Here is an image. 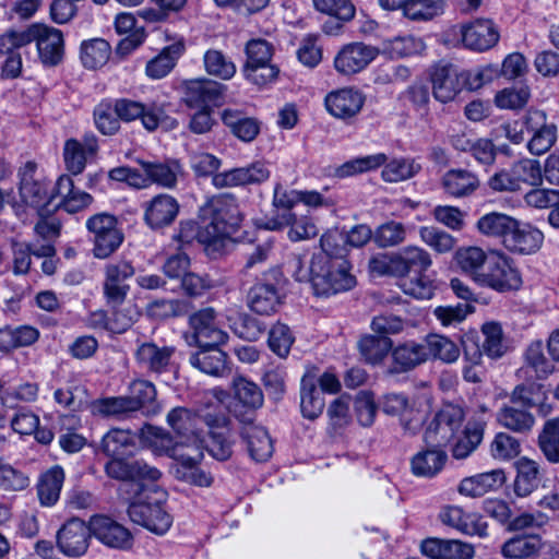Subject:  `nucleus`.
<instances>
[{"mask_svg":"<svg viewBox=\"0 0 559 559\" xmlns=\"http://www.w3.org/2000/svg\"><path fill=\"white\" fill-rule=\"evenodd\" d=\"M290 226L288 237L293 241H300L314 237L318 233L316 225L307 217H296L293 213H285L267 222L266 229L277 230Z\"/></svg>","mask_w":559,"mask_h":559,"instance_id":"nucleus-37","label":"nucleus"},{"mask_svg":"<svg viewBox=\"0 0 559 559\" xmlns=\"http://www.w3.org/2000/svg\"><path fill=\"white\" fill-rule=\"evenodd\" d=\"M132 403L127 395L99 399L93 402L92 412L103 417L124 418L135 412Z\"/></svg>","mask_w":559,"mask_h":559,"instance_id":"nucleus-56","label":"nucleus"},{"mask_svg":"<svg viewBox=\"0 0 559 559\" xmlns=\"http://www.w3.org/2000/svg\"><path fill=\"white\" fill-rule=\"evenodd\" d=\"M29 484L27 474L0 457V490L5 492L23 491Z\"/></svg>","mask_w":559,"mask_h":559,"instance_id":"nucleus-62","label":"nucleus"},{"mask_svg":"<svg viewBox=\"0 0 559 559\" xmlns=\"http://www.w3.org/2000/svg\"><path fill=\"white\" fill-rule=\"evenodd\" d=\"M233 389L236 400L245 407L258 409L263 405V393L254 382L242 377H237L233 381Z\"/></svg>","mask_w":559,"mask_h":559,"instance_id":"nucleus-59","label":"nucleus"},{"mask_svg":"<svg viewBox=\"0 0 559 559\" xmlns=\"http://www.w3.org/2000/svg\"><path fill=\"white\" fill-rule=\"evenodd\" d=\"M385 162L386 156L383 153L358 157L334 167L332 175L337 178H346L376 169Z\"/></svg>","mask_w":559,"mask_h":559,"instance_id":"nucleus-55","label":"nucleus"},{"mask_svg":"<svg viewBox=\"0 0 559 559\" xmlns=\"http://www.w3.org/2000/svg\"><path fill=\"white\" fill-rule=\"evenodd\" d=\"M447 194L453 198H465L473 194L479 187L478 177L467 169H450L441 180Z\"/></svg>","mask_w":559,"mask_h":559,"instance_id":"nucleus-34","label":"nucleus"},{"mask_svg":"<svg viewBox=\"0 0 559 559\" xmlns=\"http://www.w3.org/2000/svg\"><path fill=\"white\" fill-rule=\"evenodd\" d=\"M225 90L223 84L212 80H192L187 84L186 103L189 107L216 105L222 99Z\"/></svg>","mask_w":559,"mask_h":559,"instance_id":"nucleus-31","label":"nucleus"},{"mask_svg":"<svg viewBox=\"0 0 559 559\" xmlns=\"http://www.w3.org/2000/svg\"><path fill=\"white\" fill-rule=\"evenodd\" d=\"M128 515L132 522L157 535H164L173 524V516L165 510L162 499L153 502L146 499L131 503Z\"/></svg>","mask_w":559,"mask_h":559,"instance_id":"nucleus-8","label":"nucleus"},{"mask_svg":"<svg viewBox=\"0 0 559 559\" xmlns=\"http://www.w3.org/2000/svg\"><path fill=\"white\" fill-rule=\"evenodd\" d=\"M140 440L144 447L152 449L156 454H166L170 457H173L178 443L174 441L169 432L152 425H145L141 429Z\"/></svg>","mask_w":559,"mask_h":559,"instance_id":"nucleus-51","label":"nucleus"},{"mask_svg":"<svg viewBox=\"0 0 559 559\" xmlns=\"http://www.w3.org/2000/svg\"><path fill=\"white\" fill-rule=\"evenodd\" d=\"M111 55V47L104 38H92L82 41L80 59L84 68L96 70L104 67Z\"/></svg>","mask_w":559,"mask_h":559,"instance_id":"nucleus-46","label":"nucleus"},{"mask_svg":"<svg viewBox=\"0 0 559 559\" xmlns=\"http://www.w3.org/2000/svg\"><path fill=\"white\" fill-rule=\"evenodd\" d=\"M352 407L361 427H371L373 425L379 405L376 404L371 392H359L355 400L352 401Z\"/></svg>","mask_w":559,"mask_h":559,"instance_id":"nucleus-64","label":"nucleus"},{"mask_svg":"<svg viewBox=\"0 0 559 559\" xmlns=\"http://www.w3.org/2000/svg\"><path fill=\"white\" fill-rule=\"evenodd\" d=\"M280 305L281 296L273 284L258 283L248 293V306L258 314L270 316Z\"/></svg>","mask_w":559,"mask_h":559,"instance_id":"nucleus-36","label":"nucleus"},{"mask_svg":"<svg viewBox=\"0 0 559 559\" xmlns=\"http://www.w3.org/2000/svg\"><path fill=\"white\" fill-rule=\"evenodd\" d=\"M134 275V267L128 261L109 263L105 267L104 295L112 306L121 305L129 290L127 283Z\"/></svg>","mask_w":559,"mask_h":559,"instance_id":"nucleus-16","label":"nucleus"},{"mask_svg":"<svg viewBox=\"0 0 559 559\" xmlns=\"http://www.w3.org/2000/svg\"><path fill=\"white\" fill-rule=\"evenodd\" d=\"M183 50L185 46L182 43H175L165 47L159 55L146 63V75L154 80L166 76L175 67L177 59L182 55Z\"/></svg>","mask_w":559,"mask_h":559,"instance_id":"nucleus-48","label":"nucleus"},{"mask_svg":"<svg viewBox=\"0 0 559 559\" xmlns=\"http://www.w3.org/2000/svg\"><path fill=\"white\" fill-rule=\"evenodd\" d=\"M365 103L364 94L353 87H345L331 92L325 97L328 111L340 119H347L356 116Z\"/></svg>","mask_w":559,"mask_h":559,"instance_id":"nucleus-23","label":"nucleus"},{"mask_svg":"<svg viewBox=\"0 0 559 559\" xmlns=\"http://www.w3.org/2000/svg\"><path fill=\"white\" fill-rule=\"evenodd\" d=\"M440 522L457 532L469 536H487V524L477 513L467 512L462 507L448 504L441 508Z\"/></svg>","mask_w":559,"mask_h":559,"instance_id":"nucleus-18","label":"nucleus"},{"mask_svg":"<svg viewBox=\"0 0 559 559\" xmlns=\"http://www.w3.org/2000/svg\"><path fill=\"white\" fill-rule=\"evenodd\" d=\"M120 120L130 122L141 119L142 124L148 131L155 130L165 121L162 110L157 108H146L142 103L121 98L114 104Z\"/></svg>","mask_w":559,"mask_h":559,"instance_id":"nucleus-26","label":"nucleus"},{"mask_svg":"<svg viewBox=\"0 0 559 559\" xmlns=\"http://www.w3.org/2000/svg\"><path fill=\"white\" fill-rule=\"evenodd\" d=\"M543 239V233L537 228L515 219V226L511 228L503 246L510 251L530 254L539 249Z\"/></svg>","mask_w":559,"mask_h":559,"instance_id":"nucleus-30","label":"nucleus"},{"mask_svg":"<svg viewBox=\"0 0 559 559\" xmlns=\"http://www.w3.org/2000/svg\"><path fill=\"white\" fill-rule=\"evenodd\" d=\"M425 350L423 343L414 341L392 347L393 371L405 372L425 362L427 360Z\"/></svg>","mask_w":559,"mask_h":559,"instance_id":"nucleus-41","label":"nucleus"},{"mask_svg":"<svg viewBox=\"0 0 559 559\" xmlns=\"http://www.w3.org/2000/svg\"><path fill=\"white\" fill-rule=\"evenodd\" d=\"M91 530L93 536L108 548L129 550L133 546V536L131 532L109 516H92Z\"/></svg>","mask_w":559,"mask_h":559,"instance_id":"nucleus-13","label":"nucleus"},{"mask_svg":"<svg viewBox=\"0 0 559 559\" xmlns=\"http://www.w3.org/2000/svg\"><path fill=\"white\" fill-rule=\"evenodd\" d=\"M464 411L453 404H445L438 411L427 427L424 440L432 448H444L462 431Z\"/></svg>","mask_w":559,"mask_h":559,"instance_id":"nucleus-3","label":"nucleus"},{"mask_svg":"<svg viewBox=\"0 0 559 559\" xmlns=\"http://www.w3.org/2000/svg\"><path fill=\"white\" fill-rule=\"evenodd\" d=\"M129 401L135 412L141 411L146 416L156 415L160 412V406L156 401L155 385L146 380H135L129 386Z\"/></svg>","mask_w":559,"mask_h":559,"instance_id":"nucleus-38","label":"nucleus"},{"mask_svg":"<svg viewBox=\"0 0 559 559\" xmlns=\"http://www.w3.org/2000/svg\"><path fill=\"white\" fill-rule=\"evenodd\" d=\"M205 72L214 78L227 81L236 74L234 61L218 49H209L203 56Z\"/></svg>","mask_w":559,"mask_h":559,"instance_id":"nucleus-53","label":"nucleus"},{"mask_svg":"<svg viewBox=\"0 0 559 559\" xmlns=\"http://www.w3.org/2000/svg\"><path fill=\"white\" fill-rule=\"evenodd\" d=\"M426 358L440 359L444 362H454L460 356V349L450 338L439 335H428L424 343Z\"/></svg>","mask_w":559,"mask_h":559,"instance_id":"nucleus-52","label":"nucleus"},{"mask_svg":"<svg viewBox=\"0 0 559 559\" xmlns=\"http://www.w3.org/2000/svg\"><path fill=\"white\" fill-rule=\"evenodd\" d=\"M175 353V346H158L154 342H144L135 352V360L146 371L162 374L170 370Z\"/></svg>","mask_w":559,"mask_h":559,"instance_id":"nucleus-19","label":"nucleus"},{"mask_svg":"<svg viewBox=\"0 0 559 559\" xmlns=\"http://www.w3.org/2000/svg\"><path fill=\"white\" fill-rule=\"evenodd\" d=\"M383 9L402 10L403 14L415 21H427L443 11V0H379Z\"/></svg>","mask_w":559,"mask_h":559,"instance_id":"nucleus-27","label":"nucleus"},{"mask_svg":"<svg viewBox=\"0 0 559 559\" xmlns=\"http://www.w3.org/2000/svg\"><path fill=\"white\" fill-rule=\"evenodd\" d=\"M200 218L203 224L200 242L215 246L237 230L242 221V214L235 197L219 194L209 199L200 207Z\"/></svg>","mask_w":559,"mask_h":559,"instance_id":"nucleus-2","label":"nucleus"},{"mask_svg":"<svg viewBox=\"0 0 559 559\" xmlns=\"http://www.w3.org/2000/svg\"><path fill=\"white\" fill-rule=\"evenodd\" d=\"M423 554L431 559H472L474 546L459 539L428 538L421 544Z\"/></svg>","mask_w":559,"mask_h":559,"instance_id":"nucleus-24","label":"nucleus"},{"mask_svg":"<svg viewBox=\"0 0 559 559\" xmlns=\"http://www.w3.org/2000/svg\"><path fill=\"white\" fill-rule=\"evenodd\" d=\"M464 46L475 51H486L499 40V32L491 20L477 19L462 26Z\"/></svg>","mask_w":559,"mask_h":559,"instance_id":"nucleus-21","label":"nucleus"},{"mask_svg":"<svg viewBox=\"0 0 559 559\" xmlns=\"http://www.w3.org/2000/svg\"><path fill=\"white\" fill-rule=\"evenodd\" d=\"M64 481V471L55 465L45 472L37 484V495L41 506L51 507L59 500Z\"/></svg>","mask_w":559,"mask_h":559,"instance_id":"nucleus-42","label":"nucleus"},{"mask_svg":"<svg viewBox=\"0 0 559 559\" xmlns=\"http://www.w3.org/2000/svg\"><path fill=\"white\" fill-rule=\"evenodd\" d=\"M142 169L148 178V182L157 183L165 188H173L177 183L179 165L177 163L141 162Z\"/></svg>","mask_w":559,"mask_h":559,"instance_id":"nucleus-58","label":"nucleus"},{"mask_svg":"<svg viewBox=\"0 0 559 559\" xmlns=\"http://www.w3.org/2000/svg\"><path fill=\"white\" fill-rule=\"evenodd\" d=\"M179 212L177 200L169 194H158L146 203L144 219L153 228L170 225Z\"/></svg>","mask_w":559,"mask_h":559,"instance_id":"nucleus-28","label":"nucleus"},{"mask_svg":"<svg viewBox=\"0 0 559 559\" xmlns=\"http://www.w3.org/2000/svg\"><path fill=\"white\" fill-rule=\"evenodd\" d=\"M91 536V521L86 524L79 518H72L58 530L56 544L66 557L78 558L87 551Z\"/></svg>","mask_w":559,"mask_h":559,"instance_id":"nucleus-7","label":"nucleus"},{"mask_svg":"<svg viewBox=\"0 0 559 559\" xmlns=\"http://www.w3.org/2000/svg\"><path fill=\"white\" fill-rule=\"evenodd\" d=\"M86 228L92 235L94 255L98 259H106L111 255L123 241V234L114 215L107 213L95 214L86 221Z\"/></svg>","mask_w":559,"mask_h":559,"instance_id":"nucleus-4","label":"nucleus"},{"mask_svg":"<svg viewBox=\"0 0 559 559\" xmlns=\"http://www.w3.org/2000/svg\"><path fill=\"white\" fill-rule=\"evenodd\" d=\"M485 423L471 420L457 437L452 448V455L457 460L466 459L480 444L484 438Z\"/></svg>","mask_w":559,"mask_h":559,"instance_id":"nucleus-43","label":"nucleus"},{"mask_svg":"<svg viewBox=\"0 0 559 559\" xmlns=\"http://www.w3.org/2000/svg\"><path fill=\"white\" fill-rule=\"evenodd\" d=\"M497 420L502 427L518 433L528 432L535 424V417L530 408L515 405L514 402H507L501 406Z\"/></svg>","mask_w":559,"mask_h":559,"instance_id":"nucleus-33","label":"nucleus"},{"mask_svg":"<svg viewBox=\"0 0 559 559\" xmlns=\"http://www.w3.org/2000/svg\"><path fill=\"white\" fill-rule=\"evenodd\" d=\"M105 473L108 477L120 481H157L162 473L154 466L142 460H123L119 456L111 457L105 464Z\"/></svg>","mask_w":559,"mask_h":559,"instance_id":"nucleus-12","label":"nucleus"},{"mask_svg":"<svg viewBox=\"0 0 559 559\" xmlns=\"http://www.w3.org/2000/svg\"><path fill=\"white\" fill-rule=\"evenodd\" d=\"M53 191L56 192V198H60V201L53 205V210L62 207L68 213H78L88 207L93 202V197L78 189L72 178L68 175H62L58 178Z\"/></svg>","mask_w":559,"mask_h":559,"instance_id":"nucleus-25","label":"nucleus"},{"mask_svg":"<svg viewBox=\"0 0 559 559\" xmlns=\"http://www.w3.org/2000/svg\"><path fill=\"white\" fill-rule=\"evenodd\" d=\"M543 548V542L537 534H521L508 539L501 547L506 558L523 559L537 555Z\"/></svg>","mask_w":559,"mask_h":559,"instance_id":"nucleus-44","label":"nucleus"},{"mask_svg":"<svg viewBox=\"0 0 559 559\" xmlns=\"http://www.w3.org/2000/svg\"><path fill=\"white\" fill-rule=\"evenodd\" d=\"M514 226L515 218L499 212L485 214L476 223V228L480 234L499 238L503 245Z\"/></svg>","mask_w":559,"mask_h":559,"instance_id":"nucleus-49","label":"nucleus"},{"mask_svg":"<svg viewBox=\"0 0 559 559\" xmlns=\"http://www.w3.org/2000/svg\"><path fill=\"white\" fill-rule=\"evenodd\" d=\"M515 469L513 492L519 498L528 497L538 488L542 481V466L537 461L522 456L515 462Z\"/></svg>","mask_w":559,"mask_h":559,"instance_id":"nucleus-29","label":"nucleus"},{"mask_svg":"<svg viewBox=\"0 0 559 559\" xmlns=\"http://www.w3.org/2000/svg\"><path fill=\"white\" fill-rule=\"evenodd\" d=\"M510 169L520 190L522 189V185L538 186L542 183V167L536 159L522 158L513 163Z\"/></svg>","mask_w":559,"mask_h":559,"instance_id":"nucleus-60","label":"nucleus"},{"mask_svg":"<svg viewBox=\"0 0 559 559\" xmlns=\"http://www.w3.org/2000/svg\"><path fill=\"white\" fill-rule=\"evenodd\" d=\"M420 169V165L414 159L399 158L388 163L381 175L386 182H400L414 177Z\"/></svg>","mask_w":559,"mask_h":559,"instance_id":"nucleus-63","label":"nucleus"},{"mask_svg":"<svg viewBox=\"0 0 559 559\" xmlns=\"http://www.w3.org/2000/svg\"><path fill=\"white\" fill-rule=\"evenodd\" d=\"M484 274L479 275L478 284L499 292L518 289L522 284L519 271L502 254L489 255L488 265Z\"/></svg>","mask_w":559,"mask_h":559,"instance_id":"nucleus-9","label":"nucleus"},{"mask_svg":"<svg viewBox=\"0 0 559 559\" xmlns=\"http://www.w3.org/2000/svg\"><path fill=\"white\" fill-rule=\"evenodd\" d=\"M93 117L96 129L104 135H112L120 129V119L110 102L99 103L94 108Z\"/></svg>","mask_w":559,"mask_h":559,"instance_id":"nucleus-61","label":"nucleus"},{"mask_svg":"<svg viewBox=\"0 0 559 559\" xmlns=\"http://www.w3.org/2000/svg\"><path fill=\"white\" fill-rule=\"evenodd\" d=\"M221 118L230 132L242 142L253 141L260 132L259 121L239 110L224 109Z\"/></svg>","mask_w":559,"mask_h":559,"instance_id":"nucleus-40","label":"nucleus"},{"mask_svg":"<svg viewBox=\"0 0 559 559\" xmlns=\"http://www.w3.org/2000/svg\"><path fill=\"white\" fill-rule=\"evenodd\" d=\"M270 169L263 162H254L246 167L233 168L213 177L212 183L217 189L259 185L269 179Z\"/></svg>","mask_w":559,"mask_h":559,"instance_id":"nucleus-17","label":"nucleus"},{"mask_svg":"<svg viewBox=\"0 0 559 559\" xmlns=\"http://www.w3.org/2000/svg\"><path fill=\"white\" fill-rule=\"evenodd\" d=\"M484 341L481 349L476 344H473V352L468 345L464 348V354L474 365L480 364L483 353L490 358H500L507 352V345L503 340V331L497 322H486L481 326Z\"/></svg>","mask_w":559,"mask_h":559,"instance_id":"nucleus-20","label":"nucleus"},{"mask_svg":"<svg viewBox=\"0 0 559 559\" xmlns=\"http://www.w3.org/2000/svg\"><path fill=\"white\" fill-rule=\"evenodd\" d=\"M195 345H223L228 334L222 329L217 313L212 307L200 309L189 317Z\"/></svg>","mask_w":559,"mask_h":559,"instance_id":"nucleus-11","label":"nucleus"},{"mask_svg":"<svg viewBox=\"0 0 559 559\" xmlns=\"http://www.w3.org/2000/svg\"><path fill=\"white\" fill-rule=\"evenodd\" d=\"M430 254L423 248L408 246L395 253V276L404 277L409 272L424 273L431 265Z\"/></svg>","mask_w":559,"mask_h":559,"instance_id":"nucleus-35","label":"nucleus"},{"mask_svg":"<svg viewBox=\"0 0 559 559\" xmlns=\"http://www.w3.org/2000/svg\"><path fill=\"white\" fill-rule=\"evenodd\" d=\"M506 481V474L502 469H492L480 473L461 480L459 492L466 497H480L490 490L500 488Z\"/></svg>","mask_w":559,"mask_h":559,"instance_id":"nucleus-32","label":"nucleus"},{"mask_svg":"<svg viewBox=\"0 0 559 559\" xmlns=\"http://www.w3.org/2000/svg\"><path fill=\"white\" fill-rule=\"evenodd\" d=\"M250 456L257 462H264L273 453V443L269 432L261 426H248L242 431Z\"/></svg>","mask_w":559,"mask_h":559,"instance_id":"nucleus-47","label":"nucleus"},{"mask_svg":"<svg viewBox=\"0 0 559 559\" xmlns=\"http://www.w3.org/2000/svg\"><path fill=\"white\" fill-rule=\"evenodd\" d=\"M293 276L298 282L310 283L317 296L329 297L352 289L356 278L349 272L345 259H331L326 254H314L306 265L297 255L292 261Z\"/></svg>","mask_w":559,"mask_h":559,"instance_id":"nucleus-1","label":"nucleus"},{"mask_svg":"<svg viewBox=\"0 0 559 559\" xmlns=\"http://www.w3.org/2000/svg\"><path fill=\"white\" fill-rule=\"evenodd\" d=\"M36 43L38 56L46 66L58 64L63 57L64 40L60 29L46 24L29 25V44Z\"/></svg>","mask_w":559,"mask_h":559,"instance_id":"nucleus-10","label":"nucleus"},{"mask_svg":"<svg viewBox=\"0 0 559 559\" xmlns=\"http://www.w3.org/2000/svg\"><path fill=\"white\" fill-rule=\"evenodd\" d=\"M525 131L531 135L526 148L532 155L547 153L557 142L558 127L548 120V116L540 109H528L523 115Z\"/></svg>","mask_w":559,"mask_h":559,"instance_id":"nucleus-5","label":"nucleus"},{"mask_svg":"<svg viewBox=\"0 0 559 559\" xmlns=\"http://www.w3.org/2000/svg\"><path fill=\"white\" fill-rule=\"evenodd\" d=\"M445 460L447 454L442 448L428 445L426 450L419 451L412 457V473L418 477H433L443 468Z\"/></svg>","mask_w":559,"mask_h":559,"instance_id":"nucleus-39","label":"nucleus"},{"mask_svg":"<svg viewBox=\"0 0 559 559\" xmlns=\"http://www.w3.org/2000/svg\"><path fill=\"white\" fill-rule=\"evenodd\" d=\"M198 349L190 354L189 362L203 373L213 377H225L229 373L227 354L221 345H197Z\"/></svg>","mask_w":559,"mask_h":559,"instance_id":"nucleus-22","label":"nucleus"},{"mask_svg":"<svg viewBox=\"0 0 559 559\" xmlns=\"http://www.w3.org/2000/svg\"><path fill=\"white\" fill-rule=\"evenodd\" d=\"M432 94L441 103H449L465 88L462 71L451 63L436 64L430 74Z\"/></svg>","mask_w":559,"mask_h":559,"instance_id":"nucleus-15","label":"nucleus"},{"mask_svg":"<svg viewBox=\"0 0 559 559\" xmlns=\"http://www.w3.org/2000/svg\"><path fill=\"white\" fill-rule=\"evenodd\" d=\"M538 447L550 463H559V416L544 424L538 436Z\"/></svg>","mask_w":559,"mask_h":559,"instance_id":"nucleus-57","label":"nucleus"},{"mask_svg":"<svg viewBox=\"0 0 559 559\" xmlns=\"http://www.w3.org/2000/svg\"><path fill=\"white\" fill-rule=\"evenodd\" d=\"M324 405L322 393L317 389L313 379L304 377L300 389V411L302 416L313 420L322 414Z\"/></svg>","mask_w":559,"mask_h":559,"instance_id":"nucleus-50","label":"nucleus"},{"mask_svg":"<svg viewBox=\"0 0 559 559\" xmlns=\"http://www.w3.org/2000/svg\"><path fill=\"white\" fill-rule=\"evenodd\" d=\"M379 55V49L364 43L345 45L334 58L335 70L344 75L356 74L366 69Z\"/></svg>","mask_w":559,"mask_h":559,"instance_id":"nucleus-14","label":"nucleus"},{"mask_svg":"<svg viewBox=\"0 0 559 559\" xmlns=\"http://www.w3.org/2000/svg\"><path fill=\"white\" fill-rule=\"evenodd\" d=\"M392 346L393 342L388 336L365 335L358 342L360 355L372 365L381 362Z\"/></svg>","mask_w":559,"mask_h":559,"instance_id":"nucleus-54","label":"nucleus"},{"mask_svg":"<svg viewBox=\"0 0 559 559\" xmlns=\"http://www.w3.org/2000/svg\"><path fill=\"white\" fill-rule=\"evenodd\" d=\"M454 258L462 272L468 274L475 282L478 283L479 275H485L484 272L488 265L489 255L481 248H460Z\"/></svg>","mask_w":559,"mask_h":559,"instance_id":"nucleus-45","label":"nucleus"},{"mask_svg":"<svg viewBox=\"0 0 559 559\" xmlns=\"http://www.w3.org/2000/svg\"><path fill=\"white\" fill-rule=\"evenodd\" d=\"M35 169L36 165L31 162L26 163L23 168L20 181V197L25 204L35 207L38 215L44 217L51 212L49 205L53 203L56 192L53 189L49 190L50 185L48 181L36 178Z\"/></svg>","mask_w":559,"mask_h":559,"instance_id":"nucleus-6","label":"nucleus"}]
</instances>
